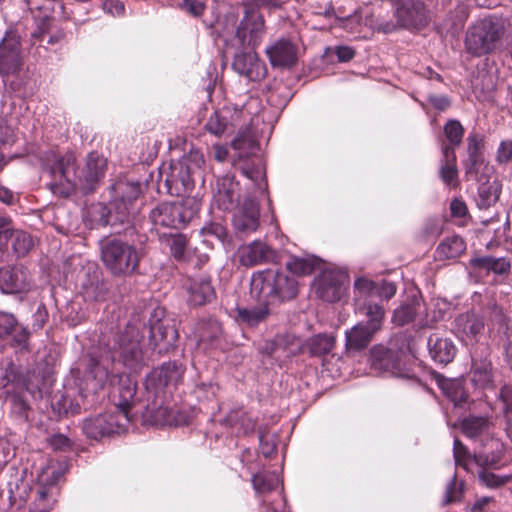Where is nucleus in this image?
I'll return each instance as SVG.
<instances>
[{
    "mask_svg": "<svg viewBox=\"0 0 512 512\" xmlns=\"http://www.w3.org/2000/svg\"><path fill=\"white\" fill-rule=\"evenodd\" d=\"M70 441L64 435H55L51 438V446L57 450H63L69 447Z\"/></svg>",
    "mask_w": 512,
    "mask_h": 512,
    "instance_id": "nucleus-62",
    "label": "nucleus"
},
{
    "mask_svg": "<svg viewBox=\"0 0 512 512\" xmlns=\"http://www.w3.org/2000/svg\"><path fill=\"white\" fill-rule=\"evenodd\" d=\"M471 380L473 384L480 388H488L492 384L491 365L488 362L474 364Z\"/></svg>",
    "mask_w": 512,
    "mask_h": 512,
    "instance_id": "nucleus-37",
    "label": "nucleus"
},
{
    "mask_svg": "<svg viewBox=\"0 0 512 512\" xmlns=\"http://www.w3.org/2000/svg\"><path fill=\"white\" fill-rule=\"evenodd\" d=\"M451 212L454 216L462 217L467 212V207L463 201L455 199L451 202Z\"/></svg>",
    "mask_w": 512,
    "mask_h": 512,
    "instance_id": "nucleus-63",
    "label": "nucleus"
},
{
    "mask_svg": "<svg viewBox=\"0 0 512 512\" xmlns=\"http://www.w3.org/2000/svg\"><path fill=\"white\" fill-rule=\"evenodd\" d=\"M116 190L122 193L120 203L123 205L122 213H124V211L127 210V204H131L139 196V185L133 183H119L116 186Z\"/></svg>",
    "mask_w": 512,
    "mask_h": 512,
    "instance_id": "nucleus-43",
    "label": "nucleus"
},
{
    "mask_svg": "<svg viewBox=\"0 0 512 512\" xmlns=\"http://www.w3.org/2000/svg\"><path fill=\"white\" fill-rule=\"evenodd\" d=\"M429 354L434 361L440 364L450 363L456 355V346L453 341L439 334H432L428 339Z\"/></svg>",
    "mask_w": 512,
    "mask_h": 512,
    "instance_id": "nucleus-23",
    "label": "nucleus"
},
{
    "mask_svg": "<svg viewBox=\"0 0 512 512\" xmlns=\"http://www.w3.org/2000/svg\"><path fill=\"white\" fill-rule=\"evenodd\" d=\"M267 305L268 304H265L264 306L253 309H238L237 317L241 322L246 323L247 325H257L268 316L269 309L267 308Z\"/></svg>",
    "mask_w": 512,
    "mask_h": 512,
    "instance_id": "nucleus-38",
    "label": "nucleus"
},
{
    "mask_svg": "<svg viewBox=\"0 0 512 512\" xmlns=\"http://www.w3.org/2000/svg\"><path fill=\"white\" fill-rule=\"evenodd\" d=\"M239 260L242 265L251 267L275 259L276 253L265 243L253 241L238 249Z\"/></svg>",
    "mask_w": 512,
    "mask_h": 512,
    "instance_id": "nucleus-18",
    "label": "nucleus"
},
{
    "mask_svg": "<svg viewBox=\"0 0 512 512\" xmlns=\"http://www.w3.org/2000/svg\"><path fill=\"white\" fill-rule=\"evenodd\" d=\"M141 258V251L126 241L112 238L101 242V261L113 276H131L137 271Z\"/></svg>",
    "mask_w": 512,
    "mask_h": 512,
    "instance_id": "nucleus-5",
    "label": "nucleus"
},
{
    "mask_svg": "<svg viewBox=\"0 0 512 512\" xmlns=\"http://www.w3.org/2000/svg\"><path fill=\"white\" fill-rule=\"evenodd\" d=\"M506 32L505 21L498 16L478 20L467 30L466 50L474 56H483L496 50Z\"/></svg>",
    "mask_w": 512,
    "mask_h": 512,
    "instance_id": "nucleus-6",
    "label": "nucleus"
},
{
    "mask_svg": "<svg viewBox=\"0 0 512 512\" xmlns=\"http://www.w3.org/2000/svg\"><path fill=\"white\" fill-rule=\"evenodd\" d=\"M127 334L130 338L126 339L119 338L117 340L118 347L121 351V355L126 364H131L133 361H137L141 357L140 350V339L137 330L134 327H127Z\"/></svg>",
    "mask_w": 512,
    "mask_h": 512,
    "instance_id": "nucleus-27",
    "label": "nucleus"
},
{
    "mask_svg": "<svg viewBox=\"0 0 512 512\" xmlns=\"http://www.w3.org/2000/svg\"><path fill=\"white\" fill-rule=\"evenodd\" d=\"M490 466L479 467L478 477L480 482L488 488H498L512 480V475L498 476L490 472L487 468Z\"/></svg>",
    "mask_w": 512,
    "mask_h": 512,
    "instance_id": "nucleus-42",
    "label": "nucleus"
},
{
    "mask_svg": "<svg viewBox=\"0 0 512 512\" xmlns=\"http://www.w3.org/2000/svg\"><path fill=\"white\" fill-rule=\"evenodd\" d=\"M232 224L237 233L250 234L255 232L260 224L258 203L251 198H246L239 203L233 212Z\"/></svg>",
    "mask_w": 512,
    "mask_h": 512,
    "instance_id": "nucleus-13",
    "label": "nucleus"
},
{
    "mask_svg": "<svg viewBox=\"0 0 512 512\" xmlns=\"http://www.w3.org/2000/svg\"><path fill=\"white\" fill-rule=\"evenodd\" d=\"M229 111H217L213 113L206 123V129L215 136L223 135L230 126Z\"/></svg>",
    "mask_w": 512,
    "mask_h": 512,
    "instance_id": "nucleus-36",
    "label": "nucleus"
},
{
    "mask_svg": "<svg viewBox=\"0 0 512 512\" xmlns=\"http://www.w3.org/2000/svg\"><path fill=\"white\" fill-rule=\"evenodd\" d=\"M373 358V366L375 368L390 371L393 374H396L399 370V361L395 359L393 354L388 350L375 351Z\"/></svg>",
    "mask_w": 512,
    "mask_h": 512,
    "instance_id": "nucleus-39",
    "label": "nucleus"
},
{
    "mask_svg": "<svg viewBox=\"0 0 512 512\" xmlns=\"http://www.w3.org/2000/svg\"><path fill=\"white\" fill-rule=\"evenodd\" d=\"M298 282L277 270L258 272L251 279V294L264 304H279L297 296Z\"/></svg>",
    "mask_w": 512,
    "mask_h": 512,
    "instance_id": "nucleus-4",
    "label": "nucleus"
},
{
    "mask_svg": "<svg viewBox=\"0 0 512 512\" xmlns=\"http://www.w3.org/2000/svg\"><path fill=\"white\" fill-rule=\"evenodd\" d=\"M46 169L51 178L48 186L52 193L67 197L77 188L85 193L93 191L105 175L107 160L102 154L91 152L82 168L77 170L73 153L62 156L53 154Z\"/></svg>",
    "mask_w": 512,
    "mask_h": 512,
    "instance_id": "nucleus-1",
    "label": "nucleus"
},
{
    "mask_svg": "<svg viewBox=\"0 0 512 512\" xmlns=\"http://www.w3.org/2000/svg\"><path fill=\"white\" fill-rule=\"evenodd\" d=\"M510 270V263L505 258H492L490 271L495 274L503 275Z\"/></svg>",
    "mask_w": 512,
    "mask_h": 512,
    "instance_id": "nucleus-56",
    "label": "nucleus"
},
{
    "mask_svg": "<svg viewBox=\"0 0 512 512\" xmlns=\"http://www.w3.org/2000/svg\"><path fill=\"white\" fill-rule=\"evenodd\" d=\"M178 333L171 319L150 320V341L159 352L174 346Z\"/></svg>",
    "mask_w": 512,
    "mask_h": 512,
    "instance_id": "nucleus-16",
    "label": "nucleus"
},
{
    "mask_svg": "<svg viewBox=\"0 0 512 512\" xmlns=\"http://www.w3.org/2000/svg\"><path fill=\"white\" fill-rule=\"evenodd\" d=\"M242 173L253 182L259 181L264 176L263 167L260 159H256L251 164H245L241 167Z\"/></svg>",
    "mask_w": 512,
    "mask_h": 512,
    "instance_id": "nucleus-49",
    "label": "nucleus"
},
{
    "mask_svg": "<svg viewBox=\"0 0 512 512\" xmlns=\"http://www.w3.org/2000/svg\"><path fill=\"white\" fill-rule=\"evenodd\" d=\"M91 374L93 376L92 381L95 382L92 386V389L94 391L103 388L109 379L108 371L104 367L99 365H95V367L91 371Z\"/></svg>",
    "mask_w": 512,
    "mask_h": 512,
    "instance_id": "nucleus-50",
    "label": "nucleus"
},
{
    "mask_svg": "<svg viewBox=\"0 0 512 512\" xmlns=\"http://www.w3.org/2000/svg\"><path fill=\"white\" fill-rule=\"evenodd\" d=\"M453 454L456 464L467 471H472L473 464H476L479 467L495 466L500 460V456L498 454H492L489 456L486 453H479L471 456L467 448L458 439H455L454 441Z\"/></svg>",
    "mask_w": 512,
    "mask_h": 512,
    "instance_id": "nucleus-17",
    "label": "nucleus"
},
{
    "mask_svg": "<svg viewBox=\"0 0 512 512\" xmlns=\"http://www.w3.org/2000/svg\"><path fill=\"white\" fill-rule=\"evenodd\" d=\"M265 32L264 19L256 12L246 13L237 31L236 40L242 47L254 49L261 41ZM234 70L251 81H260L265 78L267 68L265 63L253 50L239 53L233 61Z\"/></svg>",
    "mask_w": 512,
    "mask_h": 512,
    "instance_id": "nucleus-3",
    "label": "nucleus"
},
{
    "mask_svg": "<svg viewBox=\"0 0 512 512\" xmlns=\"http://www.w3.org/2000/svg\"><path fill=\"white\" fill-rule=\"evenodd\" d=\"M151 418L153 422L158 425H172L179 423L173 417L172 411L167 407L162 406H160L153 414H151Z\"/></svg>",
    "mask_w": 512,
    "mask_h": 512,
    "instance_id": "nucleus-48",
    "label": "nucleus"
},
{
    "mask_svg": "<svg viewBox=\"0 0 512 512\" xmlns=\"http://www.w3.org/2000/svg\"><path fill=\"white\" fill-rule=\"evenodd\" d=\"M444 133L450 146H457L461 143L464 134V128L457 120H449L444 126Z\"/></svg>",
    "mask_w": 512,
    "mask_h": 512,
    "instance_id": "nucleus-47",
    "label": "nucleus"
},
{
    "mask_svg": "<svg viewBox=\"0 0 512 512\" xmlns=\"http://www.w3.org/2000/svg\"><path fill=\"white\" fill-rule=\"evenodd\" d=\"M501 396L506 406L505 411L508 419V431L512 434V388L503 390Z\"/></svg>",
    "mask_w": 512,
    "mask_h": 512,
    "instance_id": "nucleus-55",
    "label": "nucleus"
},
{
    "mask_svg": "<svg viewBox=\"0 0 512 512\" xmlns=\"http://www.w3.org/2000/svg\"><path fill=\"white\" fill-rule=\"evenodd\" d=\"M17 119L12 116L0 115V142L3 144L13 141Z\"/></svg>",
    "mask_w": 512,
    "mask_h": 512,
    "instance_id": "nucleus-44",
    "label": "nucleus"
},
{
    "mask_svg": "<svg viewBox=\"0 0 512 512\" xmlns=\"http://www.w3.org/2000/svg\"><path fill=\"white\" fill-rule=\"evenodd\" d=\"M266 55L273 67L289 68L297 62L298 46L290 39L281 38L266 48Z\"/></svg>",
    "mask_w": 512,
    "mask_h": 512,
    "instance_id": "nucleus-14",
    "label": "nucleus"
},
{
    "mask_svg": "<svg viewBox=\"0 0 512 512\" xmlns=\"http://www.w3.org/2000/svg\"><path fill=\"white\" fill-rule=\"evenodd\" d=\"M23 65L20 35L8 30L0 42V74L5 77L18 73Z\"/></svg>",
    "mask_w": 512,
    "mask_h": 512,
    "instance_id": "nucleus-10",
    "label": "nucleus"
},
{
    "mask_svg": "<svg viewBox=\"0 0 512 512\" xmlns=\"http://www.w3.org/2000/svg\"><path fill=\"white\" fill-rule=\"evenodd\" d=\"M187 241L183 236H176L171 242V252L176 259H182L185 253Z\"/></svg>",
    "mask_w": 512,
    "mask_h": 512,
    "instance_id": "nucleus-54",
    "label": "nucleus"
},
{
    "mask_svg": "<svg viewBox=\"0 0 512 512\" xmlns=\"http://www.w3.org/2000/svg\"><path fill=\"white\" fill-rule=\"evenodd\" d=\"M357 307L369 318L368 326L376 332L379 331L384 319L383 308L379 304L373 303L372 301L362 303Z\"/></svg>",
    "mask_w": 512,
    "mask_h": 512,
    "instance_id": "nucleus-34",
    "label": "nucleus"
},
{
    "mask_svg": "<svg viewBox=\"0 0 512 512\" xmlns=\"http://www.w3.org/2000/svg\"><path fill=\"white\" fill-rule=\"evenodd\" d=\"M200 210V202L195 197H187L179 202L162 203L151 211L150 218L158 227L180 229L192 221Z\"/></svg>",
    "mask_w": 512,
    "mask_h": 512,
    "instance_id": "nucleus-7",
    "label": "nucleus"
},
{
    "mask_svg": "<svg viewBox=\"0 0 512 512\" xmlns=\"http://www.w3.org/2000/svg\"><path fill=\"white\" fill-rule=\"evenodd\" d=\"M318 266V260L312 256H292L286 262V269L296 276H307L314 272Z\"/></svg>",
    "mask_w": 512,
    "mask_h": 512,
    "instance_id": "nucleus-29",
    "label": "nucleus"
},
{
    "mask_svg": "<svg viewBox=\"0 0 512 512\" xmlns=\"http://www.w3.org/2000/svg\"><path fill=\"white\" fill-rule=\"evenodd\" d=\"M465 174L468 179L475 180L479 183V194L484 196L487 194L488 202L496 201L499 196V184L496 180L490 183L493 173V167L482 160H465Z\"/></svg>",
    "mask_w": 512,
    "mask_h": 512,
    "instance_id": "nucleus-11",
    "label": "nucleus"
},
{
    "mask_svg": "<svg viewBox=\"0 0 512 512\" xmlns=\"http://www.w3.org/2000/svg\"><path fill=\"white\" fill-rule=\"evenodd\" d=\"M136 388V382L130 377H120L113 395L117 413H104L86 418L82 426L84 433L89 438L100 439L125 430L131 420L130 411L135 404Z\"/></svg>",
    "mask_w": 512,
    "mask_h": 512,
    "instance_id": "nucleus-2",
    "label": "nucleus"
},
{
    "mask_svg": "<svg viewBox=\"0 0 512 512\" xmlns=\"http://www.w3.org/2000/svg\"><path fill=\"white\" fill-rule=\"evenodd\" d=\"M204 8L205 6L201 2L185 0L183 3V9L193 16H200L203 13Z\"/></svg>",
    "mask_w": 512,
    "mask_h": 512,
    "instance_id": "nucleus-58",
    "label": "nucleus"
},
{
    "mask_svg": "<svg viewBox=\"0 0 512 512\" xmlns=\"http://www.w3.org/2000/svg\"><path fill=\"white\" fill-rule=\"evenodd\" d=\"M252 483L257 492L265 493L278 487L279 478L275 473H259L252 477Z\"/></svg>",
    "mask_w": 512,
    "mask_h": 512,
    "instance_id": "nucleus-41",
    "label": "nucleus"
},
{
    "mask_svg": "<svg viewBox=\"0 0 512 512\" xmlns=\"http://www.w3.org/2000/svg\"><path fill=\"white\" fill-rule=\"evenodd\" d=\"M8 233H11V220L0 215V239H8Z\"/></svg>",
    "mask_w": 512,
    "mask_h": 512,
    "instance_id": "nucleus-64",
    "label": "nucleus"
},
{
    "mask_svg": "<svg viewBox=\"0 0 512 512\" xmlns=\"http://www.w3.org/2000/svg\"><path fill=\"white\" fill-rule=\"evenodd\" d=\"M493 257L485 256V257H475L470 260V265L473 268L490 271V266Z\"/></svg>",
    "mask_w": 512,
    "mask_h": 512,
    "instance_id": "nucleus-59",
    "label": "nucleus"
},
{
    "mask_svg": "<svg viewBox=\"0 0 512 512\" xmlns=\"http://www.w3.org/2000/svg\"><path fill=\"white\" fill-rule=\"evenodd\" d=\"M335 53H336V55L338 57V60L340 62H347V61L351 60L354 57V55H355L354 50L351 47H348V46H338V47H336Z\"/></svg>",
    "mask_w": 512,
    "mask_h": 512,
    "instance_id": "nucleus-61",
    "label": "nucleus"
},
{
    "mask_svg": "<svg viewBox=\"0 0 512 512\" xmlns=\"http://www.w3.org/2000/svg\"><path fill=\"white\" fill-rule=\"evenodd\" d=\"M12 240V248L18 256L26 255L33 247L31 236L20 230H14L11 227V233H8V239Z\"/></svg>",
    "mask_w": 512,
    "mask_h": 512,
    "instance_id": "nucleus-35",
    "label": "nucleus"
},
{
    "mask_svg": "<svg viewBox=\"0 0 512 512\" xmlns=\"http://www.w3.org/2000/svg\"><path fill=\"white\" fill-rule=\"evenodd\" d=\"M496 160L499 163L512 162V141L503 140L497 150Z\"/></svg>",
    "mask_w": 512,
    "mask_h": 512,
    "instance_id": "nucleus-52",
    "label": "nucleus"
},
{
    "mask_svg": "<svg viewBox=\"0 0 512 512\" xmlns=\"http://www.w3.org/2000/svg\"><path fill=\"white\" fill-rule=\"evenodd\" d=\"M335 346V338L326 334H319L307 341L309 352L313 356H322L332 351Z\"/></svg>",
    "mask_w": 512,
    "mask_h": 512,
    "instance_id": "nucleus-31",
    "label": "nucleus"
},
{
    "mask_svg": "<svg viewBox=\"0 0 512 512\" xmlns=\"http://www.w3.org/2000/svg\"><path fill=\"white\" fill-rule=\"evenodd\" d=\"M443 163L440 167V177L447 185H455L458 169L454 147L444 146L442 148Z\"/></svg>",
    "mask_w": 512,
    "mask_h": 512,
    "instance_id": "nucleus-28",
    "label": "nucleus"
},
{
    "mask_svg": "<svg viewBox=\"0 0 512 512\" xmlns=\"http://www.w3.org/2000/svg\"><path fill=\"white\" fill-rule=\"evenodd\" d=\"M417 314L415 304H406L397 308L392 316V322L398 326H403L414 320Z\"/></svg>",
    "mask_w": 512,
    "mask_h": 512,
    "instance_id": "nucleus-45",
    "label": "nucleus"
},
{
    "mask_svg": "<svg viewBox=\"0 0 512 512\" xmlns=\"http://www.w3.org/2000/svg\"><path fill=\"white\" fill-rule=\"evenodd\" d=\"M465 248V243L461 237L451 236L438 245L437 254L442 259L456 258L464 252Z\"/></svg>",
    "mask_w": 512,
    "mask_h": 512,
    "instance_id": "nucleus-30",
    "label": "nucleus"
},
{
    "mask_svg": "<svg viewBox=\"0 0 512 512\" xmlns=\"http://www.w3.org/2000/svg\"><path fill=\"white\" fill-rule=\"evenodd\" d=\"M376 333L368 325L359 323L346 332V347L349 350L359 351L368 346L372 336Z\"/></svg>",
    "mask_w": 512,
    "mask_h": 512,
    "instance_id": "nucleus-26",
    "label": "nucleus"
},
{
    "mask_svg": "<svg viewBox=\"0 0 512 512\" xmlns=\"http://www.w3.org/2000/svg\"><path fill=\"white\" fill-rule=\"evenodd\" d=\"M488 427L489 422L484 417H468L462 422V431L470 438L481 435L488 430Z\"/></svg>",
    "mask_w": 512,
    "mask_h": 512,
    "instance_id": "nucleus-40",
    "label": "nucleus"
},
{
    "mask_svg": "<svg viewBox=\"0 0 512 512\" xmlns=\"http://www.w3.org/2000/svg\"><path fill=\"white\" fill-rule=\"evenodd\" d=\"M181 375V367L177 366L175 363H165L152 372L147 385L153 386L158 390L169 385L177 384Z\"/></svg>",
    "mask_w": 512,
    "mask_h": 512,
    "instance_id": "nucleus-25",
    "label": "nucleus"
},
{
    "mask_svg": "<svg viewBox=\"0 0 512 512\" xmlns=\"http://www.w3.org/2000/svg\"><path fill=\"white\" fill-rule=\"evenodd\" d=\"M246 145H248V147L250 149L249 154H254V152L257 150V146L254 141H250V140L246 141L244 139H236L235 141H233V147H234V149L239 151L240 158L248 156V154H246L243 151V149Z\"/></svg>",
    "mask_w": 512,
    "mask_h": 512,
    "instance_id": "nucleus-57",
    "label": "nucleus"
},
{
    "mask_svg": "<svg viewBox=\"0 0 512 512\" xmlns=\"http://www.w3.org/2000/svg\"><path fill=\"white\" fill-rule=\"evenodd\" d=\"M376 286L377 284L366 278H358L354 283L356 306L372 301L376 294Z\"/></svg>",
    "mask_w": 512,
    "mask_h": 512,
    "instance_id": "nucleus-32",
    "label": "nucleus"
},
{
    "mask_svg": "<svg viewBox=\"0 0 512 512\" xmlns=\"http://www.w3.org/2000/svg\"><path fill=\"white\" fill-rule=\"evenodd\" d=\"M12 335L13 345L20 350L28 349L29 332L20 326L11 313L0 312V338Z\"/></svg>",
    "mask_w": 512,
    "mask_h": 512,
    "instance_id": "nucleus-19",
    "label": "nucleus"
},
{
    "mask_svg": "<svg viewBox=\"0 0 512 512\" xmlns=\"http://www.w3.org/2000/svg\"><path fill=\"white\" fill-rule=\"evenodd\" d=\"M462 493V483L457 484L456 477L453 476L451 481L448 483L445 492V503H451L460 499Z\"/></svg>",
    "mask_w": 512,
    "mask_h": 512,
    "instance_id": "nucleus-51",
    "label": "nucleus"
},
{
    "mask_svg": "<svg viewBox=\"0 0 512 512\" xmlns=\"http://www.w3.org/2000/svg\"><path fill=\"white\" fill-rule=\"evenodd\" d=\"M197 337L199 344L212 343L222 333L220 323L216 320L201 322L197 327Z\"/></svg>",
    "mask_w": 512,
    "mask_h": 512,
    "instance_id": "nucleus-33",
    "label": "nucleus"
},
{
    "mask_svg": "<svg viewBox=\"0 0 512 512\" xmlns=\"http://www.w3.org/2000/svg\"><path fill=\"white\" fill-rule=\"evenodd\" d=\"M187 291L190 303L197 306L210 302L215 296L209 277L190 279L187 283Z\"/></svg>",
    "mask_w": 512,
    "mask_h": 512,
    "instance_id": "nucleus-24",
    "label": "nucleus"
},
{
    "mask_svg": "<svg viewBox=\"0 0 512 512\" xmlns=\"http://www.w3.org/2000/svg\"><path fill=\"white\" fill-rule=\"evenodd\" d=\"M396 293V286L392 282L383 281L381 284L376 286V294L375 297L390 299Z\"/></svg>",
    "mask_w": 512,
    "mask_h": 512,
    "instance_id": "nucleus-53",
    "label": "nucleus"
},
{
    "mask_svg": "<svg viewBox=\"0 0 512 512\" xmlns=\"http://www.w3.org/2000/svg\"><path fill=\"white\" fill-rule=\"evenodd\" d=\"M34 323L33 326L37 329L43 327L48 318L47 310L44 306L40 305L33 315Z\"/></svg>",
    "mask_w": 512,
    "mask_h": 512,
    "instance_id": "nucleus-60",
    "label": "nucleus"
},
{
    "mask_svg": "<svg viewBox=\"0 0 512 512\" xmlns=\"http://www.w3.org/2000/svg\"><path fill=\"white\" fill-rule=\"evenodd\" d=\"M60 477L58 468L47 464L38 475L35 498L30 506V512H48L52 509L56 499V483Z\"/></svg>",
    "mask_w": 512,
    "mask_h": 512,
    "instance_id": "nucleus-8",
    "label": "nucleus"
},
{
    "mask_svg": "<svg viewBox=\"0 0 512 512\" xmlns=\"http://www.w3.org/2000/svg\"><path fill=\"white\" fill-rule=\"evenodd\" d=\"M239 197V184L232 176L217 179L214 190V202L222 210H230Z\"/></svg>",
    "mask_w": 512,
    "mask_h": 512,
    "instance_id": "nucleus-20",
    "label": "nucleus"
},
{
    "mask_svg": "<svg viewBox=\"0 0 512 512\" xmlns=\"http://www.w3.org/2000/svg\"><path fill=\"white\" fill-rule=\"evenodd\" d=\"M483 139L476 133H471L467 138V159L466 160H482Z\"/></svg>",
    "mask_w": 512,
    "mask_h": 512,
    "instance_id": "nucleus-46",
    "label": "nucleus"
},
{
    "mask_svg": "<svg viewBox=\"0 0 512 512\" xmlns=\"http://www.w3.org/2000/svg\"><path fill=\"white\" fill-rule=\"evenodd\" d=\"M397 24L394 22L380 23L379 31L390 33L397 26L404 28H420L427 24L428 15L421 0H401V5L396 10Z\"/></svg>",
    "mask_w": 512,
    "mask_h": 512,
    "instance_id": "nucleus-9",
    "label": "nucleus"
},
{
    "mask_svg": "<svg viewBox=\"0 0 512 512\" xmlns=\"http://www.w3.org/2000/svg\"><path fill=\"white\" fill-rule=\"evenodd\" d=\"M30 286V275L22 266L0 269V289L3 293L14 294L27 291Z\"/></svg>",
    "mask_w": 512,
    "mask_h": 512,
    "instance_id": "nucleus-15",
    "label": "nucleus"
},
{
    "mask_svg": "<svg viewBox=\"0 0 512 512\" xmlns=\"http://www.w3.org/2000/svg\"><path fill=\"white\" fill-rule=\"evenodd\" d=\"M315 293L324 301L335 302L342 295V285L339 276L332 272H324L315 282Z\"/></svg>",
    "mask_w": 512,
    "mask_h": 512,
    "instance_id": "nucleus-22",
    "label": "nucleus"
},
{
    "mask_svg": "<svg viewBox=\"0 0 512 512\" xmlns=\"http://www.w3.org/2000/svg\"><path fill=\"white\" fill-rule=\"evenodd\" d=\"M483 329V321L475 314H463L456 319L457 334L466 345L476 343Z\"/></svg>",
    "mask_w": 512,
    "mask_h": 512,
    "instance_id": "nucleus-21",
    "label": "nucleus"
},
{
    "mask_svg": "<svg viewBox=\"0 0 512 512\" xmlns=\"http://www.w3.org/2000/svg\"><path fill=\"white\" fill-rule=\"evenodd\" d=\"M203 155L197 151L191 152L180 161L170 165V174L165 178L168 187L180 182L182 186L187 187L192 184V175L200 170L204 165Z\"/></svg>",
    "mask_w": 512,
    "mask_h": 512,
    "instance_id": "nucleus-12",
    "label": "nucleus"
}]
</instances>
